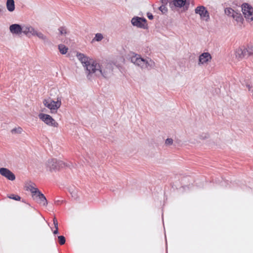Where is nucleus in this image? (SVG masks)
<instances>
[{"instance_id": "obj_1", "label": "nucleus", "mask_w": 253, "mask_h": 253, "mask_svg": "<svg viewBox=\"0 0 253 253\" xmlns=\"http://www.w3.org/2000/svg\"><path fill=\"white\" fill-rule=\"evenodd\" d=\"M77 57L84 67H85L87 73V78L89 80L90 79L91 75L93 73L97 76H102L104 78L107 77L106 71L96 61L82 53H77Z\"/></svg>"}, {"instance_id": "obj_2", "label": "nucleus", "mask_w": 253, "mask_h": 253, "mask_svg": "<svg viewBox=\"0 0 253 253\" xmlns=\"http://www.w3.org/2000/svg\"><path fill=\"white\" fill-rule=\"evenodd\" d=\"M130 60L136 66L140 67L142 70H150L155 66L153 60L149 57L142 58L140 55L134 54L130 57Z\"/></svg>"}, {"instance_id": "obj_3", "label": "nucleus", "mask_w": 253, "mask_h": 253, "mask_svg": "<svg viewBox=\"0 0 253 253\" xmlns=\"http://www.w3.org/2000/svg\"><path fill=\"white\" fill-rule=\"evenodd\" d=\"M32 193V197L38 204L43 206H46L48 204L47 201L45 196L38 189L32 187L30 189Z\"/></svg>"}, {"instance_id": "obj_4", "label": "nucleus", "mask_w": 253, "mask_h": 253, "mask_svg": "<svg viewBox=\"0 0 253 253\" xmlns=\"http://www.w3.org/2000/svg\"><path fill=\"white\" fill-rule=\"evenodd\" d=\"M46 165L47 169L50 171L59 170L61 168L68 166L63 161L54 158L48 160Z\"/></svg>"}, {"instance_id": "obj_5", "label": "nucleus", "mask_w": 253, "mask_h": 253, "mask_svg": "<svg viewBox=\"0 0 253 253\" xmlns=\"http://www.w3.org/2000/svg\"><path fill=\"white\" fill-rule=\"evenodd\" d=\"M252 54H253V45L248 46L247 48H239L235 52L236 57L239 59L248 58Z\"/></svg>"}, {"instance_id": "obj_6", "label": "nucleus", "mask_w": 253, "mask_h": 253, "mask_svg": "<svg viewBox=\"0 0 253 253\" xmlns=\"http://www.w3.org/2000/svg\"><path fill=\"white\" fill-rule=\"evenodd\" d=\"M44 105L49 109L52 113H55L61 105V101L60 99L57 98L56 101H53L50 99H44L43 101Z\"/></svg>"}, {"instance_id": "obj_7", "label": "nucleus", "mask_w": 253, "mask_h": 253, "mask_svg": "<svg viewBox=\"0 0 253 253\" xmlns=\"http://www.w3.org/2000/svg\"><path fill=\"white\" fill-rule=\"evenodd\" d=\"M242 10L245 17L249 22L253 21V7L248 3H243Z\"/></svg>"}, {"instance_id": "obj_8", "label": "nucleus", "mask_w": 253, "mask_h": 253, "mask_svg": "<svg viewBox=\"0 0 253 253\" xmlns=\"http://www.w3.org/2000/svg\"><path fill=\"white\" fill-rule=\"evenodd\" d=\"M224 11L225 13L227 15L232 17L237 22H242L243 20L241 13L235 11L232 8L230 7L226 8Z\"/></svg>"}, {"instance_id": "obj_9", "label": "nucleus", "mask_w": 253, "mask_h": 253, "mask_svg": "<svg viewBox=\"0 0 253 253\" xmlns=\"http://www.w3.org/2000/svg\"><path fill=\"white\" fill-rule=\"evenodd\" d=\"M39 117L41 120L48 126L57 127L58 125V123L49 115L40 113Z\"/></svg>"}, {"instance_id": "obj_10", "label": "nucleus", "mask_w": 253, "mask_h": 253, "mask_svg": "<svg viewBox=\"0 0 253 253\" xmlns=\"http://www.w3.org/2000/svg\"><path fill=\"white\" fill-rule=\"evenodd\" d=\"M195 12L200 15L201 19L208 21L210 19V15L208 11L204 6H197L195 9Z\"/></svg>"}, {"instance_id": "obj_11", "label": "nucleus", "mask_w": 253, "mask_h": 253, "mask_svg": "<svg viewBox=\"0 0 253 253\" xmlns=\"http://www.w3.org/2000/svg\"><path fill=\"white\" fill-rule=\"evenodd\" d=\"M146 19L145 18L135 16L132 18L131 22L134 26L145 29V24L146 23Z\"/></svg>"}, {"instance_id": "obj_12", "label": "nucleus", "mask_w": 253, "mask_h": 253, "mask_svg": "<svg viewBox=\"0 0 253 253\" xmlns=\"http://www.w3.org/2000/svg\"><path fill=\"white\" fill-rule=\"evenodd\" d=\"M0 174L9 180L13 181L15 179L14 173L7 168H0Z\"/></svg>"}, {"instance_id": "obj_13", "label": "nucleus", "mask_w": 253, "mask_h": 253, "mask_svg": "<svg viewBox=\"0 0 253 253\" xmlns=\"http://www.w3.org/2000/svg\"><path fill=\"white\" fill-rule=\"evenodd\" d=\"M10 32L15 35H20L23 33L24 26L18 24H13L9 26Z\"/></svg>"}, {"instance_id": "obj_14", "label": "nucleus", "mask_w": 253, "mask_h": 253, "mask_svg": "<svg viewBox=\"0 0 253 253\" xmlns=\"http://www.w3.org/2000/svg\"><path fill=\"white\" fill-rule=\"evenodd\" d=\"M211 56L210 53L204 52L199 56L198 64L200 65L207 63L211 61Z\"/></svg>"}, {"instance_id": "obj_15", "label": "nucleus", "mask_w": 253, "mask_h": 253, "mask_svg": "<svg viewBox=\"0 0 253 253\" xmlns=\"http://www.w3.org/2000/svg\"><path fill=\"white\" fill-rule=\"evenodd\" d=\"M37 31L33 27L30 26H24L23 34L26 36L31 35L32 36H36Z\"/></svg>"}, {"instance_id": "obj_16", "label": "nucleus", "mask_w": 253, "mask_h": 253, "mask_svg": "<svg viewBox=\"0 0 253 253\" xmlns=\"http://www.w3.org/2000/svg\"><path fill=\"white\" fill-rule=\"evenodd\" d=\"M7 9L9 12H12L15 9V3L14 0H7L6 2Z\"/></svg>"}, {"instance_id": "obj_17", "label": "nucleus", "mask_w": 253, "mask_h": 253, "mask_svg": "<svg viewBox=\"0 0 253 253\" xmlns=\"http://www.w3.org/2000/svg\"><path fill=\"white\" fill-rule=\"evenodd\" d=\"M36 36L38 37L39 39L42 40L45 43H49L50 42L48 40V39L47 38V37L45 35H44L42 32H37Z\"/></svg>"}, {"instance_id": "obj_18", "label": "nucleus", "mask_w": 253, "mask_h": 253, "mask_svg": "<svg viewBox=\"0 0 253 253\" xmlns=\"http://www.w3.org/2000/svg\"><path fill=\"white\" fill-rule=\"evenodd\" d=\"M173 2L176 7H181L185 5L186 0H174Z\"/></svg>"}, {"instance_id": "obj_19", "label": "nucleus", "mask_w": 253, "mask_h": 253, "mask_svg": "<svg viewBox=\"0 0 253 253\" xmlns=\"http://www.w3.org/2000/svg\"><path fill=\"white\" fill-rule=\"evenodd\" d=\"M58 49L62 54H65L67 52L68 48L63 44H59L58 45Z\"/></svg>"}, {"instance_id": "obj_20", "label": "nucleus", "mask_w": 253, "mask_h": 253, "mask_svg": "<svg viewBox=\"0 0 253 253\" xmlns=\"http://www.w3.org/2000/svg\"><path fill=\"white\" fill-rule=\"evenodd\" d=\"M58 31H59L60 34L61 35H65L67 32V29L65 27H60L58 28Z\"/></svg>"}, {"instance_id": "obj_21", "label": "nucleus", "mask_w": 253, "mask_h": 253, "mask_svg": "<svg viewBox=\"0 0 253 253\" xmlns=\"http://www.w3.org/2000/svg\"><path fill=\"white\" fill-rule=\"evenodd\" d=\"M166 4H162V5L159 7V10L163 14L166 13L168 11V9L166 7Z\"/></svg>"}, {"instance_id": "obj_22", "label": "nucleus", "mask_w": 253, "mask_h": 253, "mask_svg": "<svg viewBox=\"0 0 253 253\" xmlns=\"http://www.w3.org/2000/svg\"><path fill=\"white\" fill-rule=\"evenodd\" d=\"M58 242H59V243L61 245H64L66 242V239H65V238L64 237V236H58Z\"/></svg>"}, {"instance_id": "obj_23", "label": "nucleus", "mask_w": 253, "mask_h": 253, "mask_svg": "<svg viewBox=\"0 0 253 253\" xmlns=\"http://www.w3.org/2000/svg\"><path fill=\"white\" fill-rule=\"evenodd\" d=\"M9 198L16 200V201H20L21 199V197L15 194H11L8 197Z\"/></svg>"}, {"instance_id": "obj_24", "label": "nucleus", "mask_w": 253, "mask_h": 253, "mask_svg": "<svg viewBox=\"0 0 253 253\" xmlns=\"http://www.w3.org/2000/svg\"><path fill=\"white\" fill-rule=\"evenodd\" d=\"M103 38V35L100 33H97L95 34L94 40L96 41L99 42L102 40Z\"/></svg>"}, {"instance_id": "obj_25", "label": "nucleus", "mask_w": 253, "mask_h": 253, "mask_svg": "<svg viewBox=\"0 0 253 253\" xmlns=\"http://www.w3.org/2000/svg\"><path fill=\"white\" fill-rule=\"evenodd\" d=\"M71 194L72 195V197L75 200H77L78 198V197H79V196L77 194L76 190H73L72 192H71Z\"/></svg>"}, {"instance_id": "obj_26", "label": "nucleus", "mask_w": 253, "mask_h": 253, "mask_svg": "<svg viewBox=\"0 0 253 253\" xmlns=\"http://www.w3.org/2000/svg\"><path fill=\"white\" fill-rule=\"evenodd\" d=\"M173 143V139L172 138H167L165 141L166 145H171Z\"/></svg>"}, {"instance_id": "obj_27", "label": "nucleus", "mask_w": 253, "mask_h": 253, "mask_svg": "<svg viewBox=\"0 0 253 253\" xmlns=\"http://www.w3.org/2000/svg\"><path fill=\"white\" fill-rule=\"evenodd\" d=\"M22 129L19 127L18 128H15L12 129L11 131L12 132H16L18 133H20L22 132Z\"/></svg>"}, {"instance_id": "obj_28", "label": "nucleus", "mask_w": 253, "mask_h": 253, "mask_svg": "<svg viewBox=\"0 0 253 253\" xmlns=\"http://www.w3.org/2000/svg\"><path fill=\"white\" fill-rule=\"evenodd\" d=\"M53 224L55 228H58V221L57 219L54 217L53 219Z\"/></svg>"}, {"instance_id": "obj_29", "label": "nucleus", "mask_w": 253, "mask_h": 253, "mask_svg": "<svg viewBox=\"0 0 253 253\" xmlns=\"http://www.w3.org/2000/svg\"><path fill=\"white\" fill-rule=\"evenodd\" d=\"M53 224L55 228H58V221L57 219L54 217L53 219Z\"/></svg>"}, {"instance_id": "obj_30", "label": "nucleus", "mask_w": 253, "mask_h": 253, "mask_svg": "<svg viewBox=\"0 0 253 253\" xmlns=\"http://www.w3.org/2000/svg\"><path fill=\"white\" fill-rule=\"evenodd\" d=\"M147 17L148 18V19L150 20H152L153 19L154 17H153V14L151 13L148 12L147 13Z\"/></svg>"}, {"instance_id": "obj_31", "label": "nucleus", "mask_w": 253, "mask_h": 253, "mask_svg": "<svg viewBox=\"0 0 253 253\" xmlns=\"http://www.w3.org/2000/svg\"><path fill=\"white\" fill-rule=\"evenodd\" d=\"M246 87L248 88L249 91H251L252 89H253V86L249 84H247Z\"/></svg>"}, {"instance_id": "obj_32", "label": "nucleus", "mask_w": 253, "mask_h": 253, "mask_svg": "<svg viewBox=\"0 0 253 253\" xmlns=\"http://www.w3.org/2000/svg\"><path fill=\"white\" fill-rule=\"evenodd\" d=\"M162 4H167L168 0H161Z\"/></svg>"}, {"instance_id": "obj_33", "label": "nucleus", "mask_w": 253, "mask_h": 253, "mask_svg": "<svg viewBox=\"0 0 253 253\" xmlns=\"http://www.w3.org/2000/svg\"><path fill=\"white\" fill-rule=\"evenodd\" d=\"M53 233L54 234H57L58 233V228H55V230L53 231Z\"/></svg>"}, {"instance_id": "obj_34", "label": "nucleus", "mask_w": 253, "mask_h": 253, "mask_svg": "<svg viewBox=\"0 0 253 253\" xmlns=\"http://www.w3.org/2000/svg\"><path fill=\"white\" fill-rule=\"evenodd\" d=\"M3 11V8L0 7V14Z\"/></svg>"}]
</instances>
